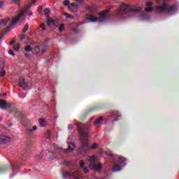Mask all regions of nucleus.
Listing matches in <instances>:
<instances>
[{"label": "nucleus", "instance_id": "nucleus-31", "mask_svg": "<svg viewBox=\"0 0 179 179\" xmlns=\"http://www.w3.org/2000/svg\"><path fill=\"white\" fill-rule=\"evenodd\" d=\"M50 13V8H46L45 10V15L46 16V17H50V16L48 15Z\"/></svg>", "mask_w": 179, "mask_h": 179}, {"label": "nucleus", "instance_id": "nucleus-50", "mask_svg": "<svg viewBox=\"0 0 179 179\" xmlns=\"http://www.w3.org/2000/svg\"><path fill=\"white\" fill-rule=\"evenodd\" d=\"M109 156H114V155H113V152H109Z\"/></svg>", "mask_w": 179, "mask_h": 179}, {"label": "nucleus", "instance_id": "nucleus-52", "mask_svg": "<svg viewBox=\"0 0 179 179\" xmlns=\"http://www.w3.org/2000/svg\"><path fill=\"white\" fill-rule=\"evenodd\" d=\"M47 134H48V135H50V131H48Z\"/></svg>", "mask_w": 179, "mask_h": 179}, {"label": "nucleus", "instance_id": "nucleus-4", "mask_svg": "<svg viewBox=\"0 0 179 179\" xmlns=\"http://www.w3.org/2000/svg\"><path fill=\"white\" fill-rule=\"evenodd\" d=\"M98 157L96 156L88 157L87 160L90 162V169L94 171H101V164L97 162Z\"/></svg>", "mask_w": 179, "mask_h": 179}, {"label": "nucleus", "instance_id": "nucleus-26", "mask_svg": "<svg viewBox=\"0 0 179 179\" xmlns=\"http://www.w3.org/2000/svg\"><path fill=\"white\" fill-rule=\"evenodd\" d=\"M5 68V62L3 60L0 61V69Z\"/></svg>", "mask_w": 179, "mask_h": 179}, {"label": "nucleus", "instance_id": "nucleus-2", "mask_svg": "<svg viewBox=\"0 0 179 179\" xmlns=\"http://www.w3.org/2000/svg\"><path fill=\"white\" fill-rule=\"evenodd\" d=\"M110 10H105L101 13H99V17H94L93 15H86V19L89 20V22H91L92 23H96V22H106V20H108V17L110 16L107 15V13H108Z\"/></svg>", "mask_w": 179, "mask_h": 179}, {"label": "nucleus", "instance_id": "nucleus-14", "mask_svg": "<svg viewBox=\"0 0 179 179\" xmlns=\"http://www.w3.org/2000/svg\"><path fill=\"white\" fill-rule=\"evenodd\" d=\"M47 22H48V25L51 26V24H54V23H57V22H58V20H54L52 18H50V17H48Z\"/></svg>", "mask_w": 179, "mask_h": 179}, {"label": "nucleus", "instance_id": "nucleus-20", "mask_svg": "<svg viewBox=\"0 0 179 179\" xmlns=\"http://www.w3.org/2000/svg\"><path fill=\"white\" fill-rule=\"evenodd\" d=\"M22 0H10V3H14L15 5H20V1Z\"/></svg>", "mask_w": 179, "mask_h": 179}, {"label": "nucleus", "instance_id": "nucleus-18", "mask_svg": "<svg viewBox=\"0 0 179 179\" xmlns=\"http://www.w3.org/2000/svg\"><path fill=\"white\" fill-rule=\"evenodd\" d=\"M24 50L26 52H30V51H33V48H31L30 45H27L24 47Z\"/></svg>", "mask_w": 179, "mask_h": 179}, {"label": "nucleus", "instance_id": "nucleus-23", "mask_svg": "<svg viewBox=\"0 0 179 179\" xmlns=\"http://www.w3.org/2000/svg\"><path fill=\"white\" fill-rule=\"evenodd\" d=\"M50 156L52 160H54V159H57V154H55L54 152H50Z\"/></svg>", "mask_w": 179, "mask_h": 179}, {"label": "nucleus", "instance_id": "nucleus-11", "mask_svg": "<svg viewBox=\"0 0 179 179\" xmlns=\"http://www.w3.org/2000/svg\"><path fill=\"white\" fill-rule=\"evenodd\" d=\"M69 10H71V12H73V13H76V12L79 10V6H78L76 3H73L69 6Z\"/></svg>", "mask_w": 179, "mask_h": 179}, {"label": "nucleus", "instance_id": "nucleus-28", "mask_svg": "<svg viewBox=\"0 0 179 179\" xmlns=\"http://www.w3.org/2000/svg\"><path fill=\"white\" fill-rule=\"evenodd\" d=\"M29 30V24H27L24 27V29L22 30V33H26V31H27Z\"/></svg>", "mask_w": 179, "mask_h": 179}, {"label": "nucleus", "instance_id": "nucleus-13", "mask_svg": "<svg viewBox=\"0 0 179 179\" xmlns=\"http://www.w3.org/2000/svg\"><path fill=\"white\" fill-rule=\"evenodd\" d=\"M40 45L38 44H36L34 48H32V52L33 54L37 55V54H40Z\"/></svg>", "mask_w": 179, "mask_h": 179}, {"label": "nucleus", "instance_id": "nucleus-56", "mask_svg": "<svg viewBox=\"0 0 179 179\" xmlns=\"http://www.w3.org/2000/svg\"><path fill=\"white\" fill-rule=\"evenodd\" d=\"M0 121H1V118H0Z\"/></svg>", "mask_w": 179, "mask_h": 179}, {"label": "nucleus", "instance_id": "nucleus-47", "mask_svg": "<svg viewBox=\"0 0 179 179\" xmlns=\"http://www.w3.org/2000/svg\"><path fill=\"white\" fill-rule=\"evenodd\" d=\"M32 130H33V131L37 130V126H34V127H32Z\"/></svg>", "mask_w": 179, "mask_h": 179}, {"label": "nucleus", "instance_id": "nucleus-51", "mask_svg": "<svg viewBox=\"0 0 179 179\" xmlns=\"http://www.w3.org/2000/svg\"><path fill=\"white\" fill-rule=\"evenodd\" d=\"M25 57H30V55L29 54L26 53Z\"/></svg>", "mask_w": 179, "mask_h": 179}, {"label": "nucleus", "instance_id": "nucleus-48", "mask_svg": "<svg viewBox=\"0 0 179 179\" xmlns=\"http://www.w3.org/2000/svg\"><path fill=\"white\" fill-rule=\"evenodd\" d=\"M8 125V127H12L13 125V123L10 122Z\"/></svg>", "mask_w": 179, "mask_h": 179}, {"label": "nucleus", "instance_id": "nucleus-53", "mask_svg": "<svg viewBox=\"0 0 179 179\" xmlns=\"http://www.w3.org/2000/svg\"><path fill=\"white\" fill-rule=\"evenodd\" d=\"M157 2H159V1H160V0H155ZM163 1H166V0H163Z\"/></svg>", "mask_w": 179, "mask_h": 179}, {"label": "nucleus", "instance_id": "nucleus-17", "mask_svg": "<svg viewBox=\"0 0 179 179\" xmlns=\"http://www.w3.org/2000/svg\"><path fill=\"white\" fill-rule=\"evenodd\" d=\"M101 121H103V117H98L94 122L95 125H100Z\"/></svg>", "mask_w": 179, "mask_h": 179}, {"label": "nucleus", "instance_id": "nucleus-25", "mask_svg": "<svg viewBox=\"0 0 179 179\" xmlns=\"http://www.w3.org/2000/svg\"><path fill=\"white\" fill-rule=\"evenodd\" d=\"M97 146H99V145H97V143H94L92 144V145L90 148V149H92V150H94V149H97Z\"/></svg>", "mask_w": 179, "mask_h": 179}, {"label": "nucleus", "instance_id": "nucleus-12", "mask_svg": "<svg viewBox=\"0 0 179 179\" xmlns=\"http://www.w3.org/2000/svg\"><path fill=\"white\" fill-rule=\"evenodd\" d=\"M19 86L22 87V89H27L29 87V85L24 81V78H20L19 80Z\"/></svg>", "mask_w": 179, "mask_h": 179}, {"label": "nucleus", "instance_id": "nucleus-1", "mask_svg": "<svg viewBox=\"0 0 179 179\" xmlns=\"http://www.w3.org/2000/svg\"><path fill=\"white\" fill-rule=\"evenodd\" d=\"M75 125H76L78 127V132L80 134V139L81 141L83 142L81 147L80 148V153H86V150L89 149V144H87V141H89V136L87 134V132L86 130H85V128L82 125V123H75Z\"/></svg>", "mask_w": 179, "mask_h": 179}, {"label": "nucleus", "instance_id": "nucleus-43", "mask_svg": "<svg viewBox=\"0 0 179 179\" xmlns=\"http://www.w3.org/2000/svg\"><path fill=\"white\" fill-rule=\"evenodd\" d=\"M21 38H22V40H24V38H29V37H28V36H26V35H22V36H21Z\"/></svg>", "mask_w": 179, "mask_h": 179}, {"label": "nucleus", "instance_id": "nucleus-16", "mask_svg": "<svg viewBox=\"0 0 179 179\" xmlns=\"http://www.w3.org/2000/svg\"><path fill=\"white\" fill-rule=\"evenodd\" d=\"M112 170L113 171H121V167H120V166H118L117 164H115Z\"/></svg>", "mask_w": 179, "mask_h": 179}, {"label": "nucleus", "instance_id": "nucleus-32", "mask_svg": "<svg viewBox=\"0 0 179 179\" xmlns=\"http://www.w3.org/2000/svg\"><path fill=\"white\" fill-rule=\"evenodd\" d=\"M88 10H90V12H96V8L93 6H90L88 7Z\"/></svg>", "mask_w": 179, "mask_h": 179}, {"label": "nucleus", "instance_id": "nucleus-8", "mask_svg": "<svg viewBox=\"0 0 179 179\" xmlns=\"http://www.w3.org/2000/svg\"><path fill=\"white\" fill-rule=\"evenodd\" d=\"M12 107V103L3 99H0V108H9Z\"/></svg>", "mask_w": 179, "mask_h": 179}, {"label": "nucleus", "instance_id": "nucleus-39", "mask_svg": "<svg viewBox=\"0 0 179 179\" xmlns=\"http://www.w3.org/2000/svg\"><path fill=\"white\" fill-rule=\"evenodd\" d=\"M42 10H43V7L39 6L38 10V13H41Z\"/></svg>", "mask_w": 179, "mask_h": 179}, {"label": "nucleus", "instance_id": "nucleus-21", "mask_svg": "<svg viewBox=\"0 0 179 179\" xmlns=\"http://www.w3.org/2000/svg\"><path fill=\"white\" fill-rule=\"evenodd\" d=\"M64 16H66V19H74L75 17L72 16V15L69 13H64Z\"/></svg>", "mask_w": 179, "mask_h": 179}, {"label": "nucleus", "instance_id": "nucleus-10", "mask_svg": "<svg viewBox=\"0 0 179 179\" xmlns=\"http://www.w3.org/2000/svg\"><path fill=\"white\" fill-rule=\"evenodd\" d=\"M75 148H76V145H75V143H69V148L67 149L64 150V152L66 155L72 153V152H73V149H75Z\"/></svg>", "mask_w": 179, "mask_h": 179}, {"label": "nucleus", "instance_id": "nucleus-45", "mask_svg": "<svg viewBox=\"0 0 179 179\" xmlns=\"http://www.w3.org/2000/svg\"><path fill=\"white\" fill-rule=\"evenodd\" d=\"M76 2H78V3H82L83 2V0H73Z\"/></svg>", "mask_w": 179, "mask_h": 179}, {"label": "nucleus", "instance_id": "nucleus-3", "mask_svg": "<svg viewBox=\"0 0 179 179\" xmlns=\"http://www.w3.org/2000/svg\"><path fill=\"white\" fill-rule=\"evenodd\" d=\"M155 10L157 12V13H164V12H167L168 15H174L177 10V8L176 6H169L165 3L162 6H157L155 8Z\"/></svg>", "mask_w": 179, "mask_h": 179}, {"label": "nucleus", "instance_id": "nucleus-34", "mask_svg": "<svg viewBox=\"0 0 179 179\" xmlns=\"http://www.w3.org/2000/svg\"><path fill=\"white\" fill-rule=\"evenodd\" d=\"M68 129L69 131H72V129H73V124H69Z\"/></svg>", "mask_w": 179, "mask_h": 179}, {"label": "nucleus", "instance_id": "nucleus-30", "mask_svg": "<svg viewBox=\"0 0 179 179\" xmlns=\"http://www.w3.org/2000/svg\"><path fill=\"white\" fill-rule=\"evenodd\" d=\"M13 48H14V50H15V51H20V45H15L14 46H13Z\"/></svg>", "mask_w": 179, "mask_h": 179}, {"label": "nucleus", "instance_id": "nucleus-15", "mask_svg": "<svg viewBox=\"0 0 179 179\" xmlns=\"http://www.w3.org/2000/svg\"><path fill=\"white\" fill-rule=\"evenodd\" d=\"M39 125L40 127H46L47 126V122L43 119L39 120Z\"/></svg>", "mask_w": 179, "mask_h": 179}, {"label": "nucleus", "instance_id": "nucleus-38", "mask_svg": "<svg viewBox=\"0 0 179 179\" xmlns=\"http://www.w3.org/2000/svg\"><path fill=\"white\" fill-rule=\"evenodd\" d=\"M5 6V3L3 1H0V9H2Z\"/></svg>", "mask_w": 179, "mask_h": 179}, {"label": "nucleus", "instance_id": "nucleus-55", "mask_svg": "<svg viewBox=\"0 0 179 179\" xmlns=\"http://www.w3.org/2000/svg\"><path fill=\"white\" fill-rule=\"evenodd\" d=\"M47 139H50V136L47 137Z\"/></svg>", "mask_w": 179, "mask_h": 179}, {"label": "nucleus", "instance_id": "nucleus-7", "mask_svg": "<svg viewBox=\"0 0 179 179\" xmlns=\"http://www.w3.org/2000/svg\"><path fill=\"white\" fill-rule=\"evenodd\" d=\"M12 142V138L9 137V136H6L5 134L0 135V143L2 145H8V143H10Z\"/></svg>", "mask_w": 179, "mask_h": 179}, {"label": "nucleus", "instance_id": "nucleus-29", "mask_svg": "<svg viewBox=\"0 0 179 179\" xmlns=\"http://www.w3.org/2000/svg\"><path fill=\"white\" fill-rule=\"evenodd\" d=\"M69 3H71V1H69V0H65L64 2H63V4L64 6H69Z\"/></svg>", "mask_w": 179, "mask_h": 179}, {"label": "nucleus", "instance_id": "nucleus-6", "mask_svg": "<svg viewBox=\"0 0 179 179\" xmlns=\"http://www.w3.org/2000/svg\"><path fill=\"white\" fill-rule=\"evenodd\" d=\"M25 13L28 15V16H31L33 15V13L29 10V8L21 10L19 15H17L15 17H13L11 20V25L15 26L17 22L20 21L21 17H23L24 16Z\"/></svg>", "mask_w": 179, "mask_h": 179}, {"label": "nucleus", "instance_id": "nucleus-36", "mask_svg": "<svg viewBox=\"0 0 179 179\" xmlns=\"http://www.w3.org/2000/svg\"><path fill=\"white\" fill-rule=\"evenodd\" d=\"M8 54H9L10 55H12L13 57H15V52H13V50H10L8 51Z\"/></svg>", "mask_w": 179, "mask_h": 179}, {"label": "nucleus", "instance_id": "nucleus-33", "mask_svg": "<svg viewBox=\"0 0 179 179\" xmlns=\"http://www.w3.org/2000/svg\"><path fill=\"white\" fill-rule=\"evenodd\" d=\"M64 27H65V24H62L59 27V31H64Z\"/></svg>", "mask_w": 179, "mask_h": 179}, {"label": "nucleus", "instance_id": "nucleus-19", "mask_svg": "<svg viewBox=\"0 0 179 179\" xmlns=\"http://www.w3.org/2000/svg\"><path fill=\"white\" fill-rule=\"evenodd\" d=\"M127 159L122 157H120L118 158V163H120V164H122V163H125V161Z\"/></svg>", "mask_w": 179, "mask_h": 179}, {"label": "nucleus", "instance_id": "nucleus-54", "mask_svg": "<svg viewBox=\"0 0 179 179\" xmlns=\"http://www.w3.org/2000/svg\"><path fill=\"white\" fill-rule=\"evenodd\" d=\"M3 96H6V94H3Z\"/></svg>", "mask_w": 179, "mask_h": 179}, {"label": "nucleus", "instance_id": "nucleus-46", "mask_svg": "<svg viewBox=\"0 0 179 179\" xmlns=\"http://www.w3.org/2000/svg\"><path fill=\"white\" fill-rule=\"evenodd\" d=\"M10 45H13L15 44V41H12L9 43Z\"/></svg>", "mask_w": 179, "mask_h": 179}, {"label": "nucleus", "instance_id": "nucleus-5", "mask_svg": "<svg viewBox=\"0 0 179 179\" xmlns=\"http://www.w3.org/2000/svg\"><path fill=\"white\" fill-rule=\"evenodd\" d=\"M141 9L142 8H134L125 3H122L120 6V9L117 10V13H118V15H124V13H127L128 12H139Z\"/></svg>", "mask_w": 179, "mask_h": 179}, {"label": "nucleus", "instance_id": "nucleus-9", "mask_svg": "<svg viewBox=\"0 0 179 179\" xmlns=\"http://www.w3.org/2000/svg\"><path fill=\"white\" fill-rule=\"evenodd\" d=\"M10 22V17H8L0 20V28L5 27Z\"/></svg>", "mask_w": 179, "mask_h": 179}, {"label": "nucleus", "instance_id": "nucleus-44", "mask_svg": "<svg viewBox=\"0 0 179 179\" xmlns=\"http://www.w3.org/2000/svg\"><path fill=\"white\" fill-rule=\"evenodd\" d=\"M57 153H59V152H62V148H57Z\"/></svg>", "mask_w": 179, "mask_h": 179}, {"label": "nucleus", "instance_id": "nucleus-27", "mask_svg": "<svg viewBox=\"0 0 179 179\" xmlns=\"http://www.w3.org/2000/svg\"><path fill=\"white\" fill-rule=\"evenodd\" d=\"M48 48H49L48 45H43L42 51L43 52H45V51H48Z\"/></svg>", "mask_w": 179, "mask_h": 179}, {"label": "nucleus", "instance_id": "nucleus-41", "mask_svg": "<svg viewBox=\"0 0 179 179\" xmlns=\"http://www.w3.org/2000/svg\"><path fill=\"white\" fill-rule=\"evenodd\" d=\"M146 6H152V5H153V3L152 2H148V3H146Z\"/></svg>", "mask_w": 179, "mask_h": 179}, {"label": "nucleus", "instance_id": "nucleus-24", "mask_svg": "<svg viewBox=\"0 0 179 179\" xmlns=\"http://www.w3.org/2000/svg\"><path fill=\"white\" fill-rule=\"evenodd\" d=\"M85 164H86L85 163V162H83V160H80V169H84Z\"/></svg>", "mask_w": 179, "mask_h": 179}, {"label": "nucleus", "instance_id": "nucleus-35", "mask_svg": "<svg viewBox=\"0 0 179 179\" xmlns=\"http://www.w3.org/2000/svg\"><path fill=\"white\" fill-rule=\"evenodd\" d=\"M145 10L147 12H152V10H153V8H152V7L145 8Z\"/></svg>", "mask_w": 179, "mask_h": 179}, {"label": "nucleus", "instance_id": "nucleus-42", "mask_svg": "<svg viewBox=\"0 0 179 179\" xmlns=\"http://www.w3.org/2000/svg\"><path fill=\"white\" fill-rule=\"evenodd\" d=\"M34 3H36V0H34V1H32V3H29V8L31 7V6H33V5H34Z\"/></svg>", "mask_w": 179, "mask_h": 179}, {"label": "nucleus", "instance_id": "nucleus-49", "mask_svg": "<svg viewBox=\"0 0 179 179\" xmlns=\"http://www.w3.org/2000/svg\"><path fill=\"white\" fill-rule=\"evenodd\" d=\"M3 37V35H0V41L2 40Z\"/></svg>", "mask_w": 179, "mask_h": 179}, {"label": "nucleus", "instance_id": "nucleus-22", "mask_svg": "<svg viewBox=\"0 0 179 179\" xmlns=\"http://www.w3.org/2000/svg\"><path fill=\"white\" fill-rule=\"evenodd\" d=\"M5 75H6V71L3 70V69H2L1 71H0V78H3Z\"/></svg>", "mask_w": 179, "mask_h": 179}, {"label": "nucleus", "instance_id": "nucleus-40", "mask_svg": "<svg viewBox=\"0 0 179 179\" xmlns=\"http://www.w3.org/2000/svg\"><path fill=\"white\" fill-rule=\"evenodd\" d=\"M84 173H85V174H87V173H89V170H88V169L87 168H84Z\"/></svg>", "mask_w": 179, "mask_h": 179}, {"label": "nucleus", "instance_id": "nucleus-37", "mask_svg": "<svg viewBox=\"0 0 179 179\" xmlns=\"http://www.w3.org/2000/svg\"><path fill=\"white\" fill-rule=\"evenodd\" d=\"M40 27H41V29H42V30H43V31H45V30H46L45 25L44 24H41L40 25Z\"/></svg>", "mask_w": 179, "mask_h": 179}]
</instances>
